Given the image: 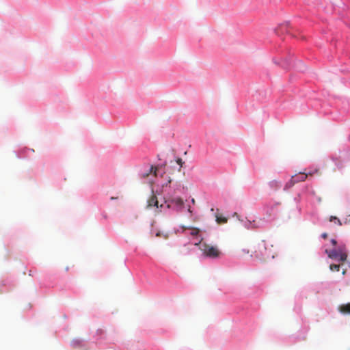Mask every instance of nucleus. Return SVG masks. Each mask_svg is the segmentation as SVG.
I'll return each instance as SVG.
<instances>
[{"label": "nucleus", "instance_id": "nucleus-10", "mask_svg": "<svg viewBox=\"0 0 350 350\" xmlns=\"http://www.w3.org/2000/svg\"><path fill=\"white\" fill-rule=\"evenodd\" d=\"M329 269L332 271H339L340 270V265H336V264H332L329 266Z\"/></svg>", "mask_w": 350, "mask_h": 350}, {"label": "nucleus", "instance_id": "nucleus-4", "mask_svg": "<svg viewBox=\"0 0 350 350\" xmlns=\"http://www.w3.org/2000/svg\"><path fill=\"white\" fill-rule=\"evenodd\" d=\"M313 173L309 172L308 174L306 173H299L298 175H295L291 177V182L293 184H295L299 182H302L306 180L308 175H312Z\"/></svg>", "mask_w": 350, "mask_h": 350}, {"label": "nucleus", "instance_id": "nucleus-6", "mask_svg": "<svg viewBox=\"0 0 350 350\" xmlns=\"http://www.w3.org/2000/svg\"><path fill=\"white\" fill-rule=\"evenodd\" d=\"M147 206L149 208H151L153 206L158 208V200H157V197L154 194H152L150 197V198L148 200Z\"/></svg>", "mask_w": 350, "mask_h": 350}, {"label": "nucleus", "instance_id": "nucleus-19", "mask_svg": "<svg viewBox=\"0 0 350 350\" xmlns=\"http://www.w3.org/2000/svg\"><path fill=\"white\" fill-rule=\"evenodd\" d=\"M171 181H172L171 178H169V179H168V180H167V183H171Z\"/></svg>", "mask_w": 350, "mask_h": 350}, {"label": "nucleus", "instance_id": "nucleus-5", "mask_svg": "<svg viewBox=\"0 0 350 350\" xmlns=\"http://www.w3.org/2000/svg\"><path fill=\"white\" fill-rule=\"evenodd\" d=\"M161 167H154L152 165L150 169L149 172L148 173H145L143 174V177H148L150 174H153V175L155 177H157L159 174Z\"/></svg>", "mask_w": 350, "mask_h": 350}, {"label": "nucleus", "instance_id": "nucleus-2", "mask_svg": "<svg viewBox=\"0 0 350 350\" xmlns=\"http://www.w3.org/2000/svg\"><path fill=\"white\" fill-rule=\"evenodd\" d=\"M200 248L204 255L211 258H219L222 254L217 246L206 243H202Z\"/></svg>", "mask_w": 350, "mask_h": 350}, {"label": "nucleus", "instance_id": "nucleus-16", "mask_svg": "<svg viewBox=\"0 0 350 350\" xmlns=\"http://www.w3.org/2000/svg\"><path fill=\"white\" fill-rule=\"evenodd\" d=\"M331 243L333 245H336V241L335 239H332L331 240Z\"/></svg>", "mask_w": 350, "mask_h": 350}, {"label": "nucleus", "instance_id": "nucleus-17", "mask_svg": "<svg viewBox=\"0 0 350 350\" xmlns=\"http://www.w3.org/2000/svg\"><path fill=\"white\" fill-rule=\"evenodd\" d=\"M321 237L323 238V239H327V233H323Z\"/></svg>", "mask_w": 350, "mask_h": 350}, {"label": "nucleus", "instance_id": "nucleus-11", "mask_svg": "<svg viewBox=\"0 0 350 350\" xmlns=\"http://www.w3.org/2000/svg\"><path fill=\"white\" fill-rule=\"evenodd\" d=\"M199 229L196 228H191L190 234L191 236H197L199 234Z\"/></svg>", "mask_w": 350, "mask_h": 350}, {"label": "nucleus", "instance_id": "nucleus-3", "mask_svg": "<svg viewBox=\"0 0 350 350\" xmlns=\"http://www.w3.org/2000/svg\"><path fill=\"white\" fill-rule=\"evenodd\" d=\"M264 250H266L265 242L261 241L252 245L251 252L255 254L256 257H262L265 256Z\"/></svg>", "mask_w": 350, "mask_h": 350}, {"label": "nucleus", "instance_id": "nucleus-22", "mask_svg": "<svg viewBox=\"0 0 350 350\" xmlns=\"http://www.w3.org/2000/svg\"><path fill=\"white\" fill-rule=\"evenodd\" d=\"M342 274H343V275H344V274H345V270H344V271H342Z\"/></svg>", "mask_w": 350, "mask_h": 350}, {"label": "nucleus", "instance_id": "nucleus-18", "mask_svg": "<svg viewBox=\"0 0 350 350\" xmlns=\"http://www.w3.org/2000/svg\"><path fill=\"white\" fill-rule=\"evenodd\" d=\"M282 66H284V68H288V65L287 64H286L285 62H283L281 64Z\"/></svg>", "mask_w": 350, "mask_h": 350}, {"label": "nucleus", "instance_id": "nucleus-15", "mask_svg": "<svg viewBox=\"0 0 350 350\" xmlns=\"http://www.w3.org/2000/svg\"><path fill=\"white\" fill-rule=\"evenodd\" d=\"M176 162L178 165H180V166L183 165V161L182 160V159L180 158H178L177 160H176Z\"/></svg>", "mask_w": 350, "mask_h": 350}, {"label": "nucleus", "instance_id": "nucleus-21", "mask_svg": "<svg viewBox=\"0 0 350 350\" xmlns=\"http://www.w3.org/2000/svg\"><path fill=\"white\" fill-rule=\"evenodd\" d=\"M156 235H157V237H159V236H160V234L158 232V233H157V234H156Z\"/></svg>", "mask_w": 350, "mask_h": 350}, {"label": "nucleus", "instance_id": "nucleus-14", "mask_svg": "<svg viewBox=\"0 0 350 350\" xmlns=\"http://www.w3.org/2000/svg\"><path fill=\"white\" fill-rule=\"evenodd\" d=\"M241 252H242V255L249 254H250V250H247V249H243L241 250Z\"/></svg>", "mask_w": 350, "mask_h": 350}, {"label": "nucleus", "instance_id": "nucleus-1", "mask_svg": "<svg viewBox=\"0 0 350 350\" xmlns=\"http://www.w3.org/2000/svg\"><path fill=\"white\" fill-rule=\"evenodd\" d=\"M325 252L329 258L341 262H344L347 258V251L344 245L339 246L337 249L326 250Z\"/></svg>", "mask_w": 350, "mask_h": 350}, {"label": "nucleus", "instance_id": "nucleus-13", "mask_svg": "<svg viewBox=\"0 0 350 350\" xmlns=\"http://www.w3.org/2000/svg\"><path fill=\"white\" fill-rule=\"evenodd\" d=\"M345 224H350V214L347 216V217L344 220Z\"/></svg>", "mask_w": 350, "mask_h": 350}, {"label": "nucleus", "instance_id": "nucleus-7", "mask_svg": "<svg viewBox=\"0 0 350 350\" xmlns=\"http://www.w3.org/2000/svg\"><path fill=\"white\" fill-rule=\"evenodd\" d=\"M339 311L343 314H350V303L340 305L339 306Z\"/></svg>", "mask_w": 350, "mask_h": 350}, {"label": "nucleus", "instance_id": "nucleus-20", "mask_svg": "<svg viewBox=\"0 0 350 350\" xmlns=\"http://www.w3.org/2000/svg\"><path fill=\"white\" fill-rule=\"evenodd\" d=\"M163 174H164V172L163 171V172H161V176H162Z\"/></svg>", "mask_w": 350, "mask_h": 350}, {"label": "nucleus", "instance_id": "nucleus-8", "mask_svg": "<svg viewBox=\"0 0 350 350\" xmlns=\"http://www.w3.org/2000/svg\"><path fill=\"white\" fill-rule=\"evenodd\" d=\"M215 217H216V221L218 224H226L228 221V219L221 215L217 214L215 215Z\"/></svg>", "mask_w": 350, "mask_h": 350}, {"label": "nucleus", "instance_id": "nucleus-12", "mask_svg": "<svg viewBox=\"0 0 350 350\" xmlns=\"http://www.w3.org/2000/svg\"><path fill=\"white\" fill-rule=\"evenodd\" d=\"M329 221H337V223L338 224V225L341 226L342 225V222L340 221V220L339 219H338L336 217H334V216H331L330 219H329Z\"/></svg>", "mask_w": 350, "mask_h": 350}, {"label": "nucleus", "instance_id": "nucleus-9", "mask_svg": "<svg viewBox=\"0 0 350 350\" xmlns=\"http://www.w3.org/2000/svg\"><path fill=\"white\" fill-rule=\"evenodd\" d=\"M172 202L178 206H182L183 205V200L180 198H175Z\"/></svg>", "mask_w": 350, "mask_h": 350}]
</instances>
